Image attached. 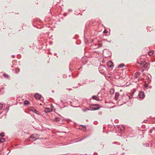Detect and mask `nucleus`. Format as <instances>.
<instances>
[{
    "label": "nucleus",
    "instance_id": "1",
    "mask_svg": "<svg viewBox=\"0 0 155 155\" xmlns=\"http://www.w3.org/2000/svg\"><path fill=\"white\" fill-rule=\"evenodd\" d=\"M96 105H91L89 106V110H97L99 109L100 107H98L97 108H96L94 107V106Z\"/></svg>",
    "mask_w": 155,
    "mask_h": 155
},
{
    "label": "nucleus",
    "instance_id": "2",
    "mask_svg": "<svg viewBox=\"0 0 155 155\" xmlns=\"http://www.w3.org/2000/svg\"><path fill=\"white\" fill-rule=\"evenodd\" d=\"M53 109L52 106L51 107L49 108L48 107H46L45 108V112L46 113L49 112L53 111Z\"/></svg>",
    "mask_w": 155,
    "mask_h": 155
},
{
    "label": "nucleus",
    "instance_id": "3",
    "mask_svg": "<svg viewBox=\"0 0 155 155\" xmlns=\"http://www.w3.org/2000/svg\"><path fill=\"white\" fill-rule=\"evenodd\" d=\"M107 65L108 67L111 68L114 67V64L113 62L110 61L108 62L107 63Z\"/></svg>",
    "mask_w": 155,
    "mask_h": 155
},
{
    "label": "nucleus",
    "instance_id": "4",
    "mask_svg": "<svg viewBox=\"0 0 155 155\" xmlns=\"http://www.w3.org/2000/svg\"><path fill=\"white\" fill-rule=\"evenodd\" d=\"M139 96L140 98H143L144 97V94L143 92H140L139 94Z\"/></svg>",
    "mask_w": 155,
    "mask_h": 155
},
{
    "label": "nucleus",
    "instance_id": "5",
    "mask_svg": "<svg viewBox=\"0 0 155 155\" xmlns=\"http://www.w3.org/2000/svg\"><path fill=\"white\" fill-rule=\"evenodd\" d=\"M141 64V66L145 68H146L147 67L148 64L145 61H143Z\"/></svg>",
    "mask_w": 155,
    "mask_h": 155
},
{
    "label": "nucleus",
    "instance_id": "6",
    "mask_svg": "<svg viewBox=\"0 0 155 155\" xmlns=\"http://www.w3.org/2000/svg\"><path fill=\"white\" fill-rule=\"evenodd\" d=\"M35 97L37 99H39L41 97V95L38 94H36L35 95Z\"/></svg>",
    "mask_w": 155,
    "mask_h": 155
},
{
    "label": "nucleus",
    "instance_id": "7",
    "mask_svg": "<svg viewBox=\"0 0 155 155\" xmlns=\"http://www.w3.org/2000/svg\"><path fill=\"white\" fill-rule=\"evenodd\" d=\"M92 98L96 100L97 101H99V98L96 96H93L92 97Z\"/></svg>",
    "mask_w": 155,
    "mask_h": 155
},
{
    "label": "nucleus",
    "instance_id": "8",
    "mask_svg": "<svg viewBox=\"0 0 155 155\" xmlns=\"http://www.w3.org/2000/svg\"><path fill=\"white\" fill-rule=\"evenodd\" d=\"M119 94L118 93H116L115 95V99L116 100H117L118 99V97L119 96Z\"/></svg>",
    "mask_w": 155,
    "mask_h": 155
},
{
    "label": "nucleus",
    "instance_id": "9",
    "mask_svg": "<svg viewBox=\"0 0 155 155\" xmlns=\"http://www.w3.org/2000/svg\"><path fill=\"white\" fill-rule=\"evenodd\" d=\"M154 53L153 51H151L148 52V54L149 56H151L153 55Z\"/></svg>",
    "mask_w": 155,
    "mask_h": 155
},
{
    "label": "nucleus",
    "instance_id": "10",
    "mask_svg": "<svg viewBox=\"0 0 155 155\" xmlns=\"http://www.w3.org/2000/svg\"><path fill=\"white\" fill-rule=\"evenodd\" d=\"M24 104L25 105H28L29 104V102L27 100H25L24 101Z\"/></svg>",
    "mask_w": 155,
    "mask_h": 155
},
{
    "label": "nucleus",
    "instance_id": "11",
    "mask_svg": "<svg viewBox=\"0 0 155 155\" xmlns=\"http://www.w3.org/2000/svg\"><path fill=\"white\" fill-rule=\"evenodd\" d=\"M36 136V135L35 134H34L31 135L30 137V138L32 139H35V136Z\"/></svg>",
    "mask_w": 155,
    "mask_h": 155
},
{
    "label": "nucleus",
    "instance_id": "12",
    "mask_svg": "<svg viewBox=\"0 0 155 155\" xmlns=\"http://www.w3.org/2000/svg\"><path fill=\"white\" fill-rule=\"evenodd\" d=\"M134 77L135 79H136L137 81H138L139 79V76L137 75L136 74H135V75L134 76Z\"/></svg>",
    "mask_w": 155,
    "mask_h": 155
},
{
    "label": "nucleus",
    "instance_id": "13",
    "mask_svg": "<svg viewBox=\"0 0 155 155\" xmlns=\"http://www.w3.org/2000/svg\"><path fill=\"white\" fill-rule=\"evenodd\" d=\"M31 111H33V112H34V113H36L37 114H38L37 113V110H35V109H31Z\"/></svg>",
    "mask_w": 155,
    "mask_h": 155
},
{
    "label": "nucleus",
    "instance_id": "14",
    "mask_svg": "<svg viewBox=\"0 0 155 155\" xmlns=\"http://www.w3.org/2000/svg\"><path fill=\"white\" fill-rule=\"evenodd\" d=\"M124 66V65L123 64H122L119 65L118 67L119 68H123Z\"/></svg>",
    "mask_w": 155,
    "mask_h": 155
},
{
    "label": "nucleus",
    "instance_id": "15",
    "mask_svg": "<svg viewBox=\"0 0 155 155\" xmlns=\"http://www.w3.org/2000/svg\"><path fill=\"white\" fill-rule=\"evenodd\" d=\"M5 140V139L4 138H1L0 139V143H2Z\"/></svg>",
    "mask_w": 155,
    "mask_h": 155
},
{
    "label": "nucleus",
    "instance_id": "16",
    "mask_svg": "<svg viewBox=\"0 0 155 155\" xmlns=\"http://www.w3.org/2000/svg\"><path fill=\"white\" fill-rule=\"evenodd\" d=\"M60 120V119L59 117H57L55 118V120L56 121L58 122V121H59Z\"/></svg>",
    "mask_w": 155,
    "mask_h": 155
},
{
    "label": "nucleus",
    "instance_id": "17",
    "mask_svg": "<svg viewBox=\"0 0 155 155\" xmlns=\"http://www.w3.org/2000/svg\"><path fill=\"white\" fill-rule=\"evenodd\" d=\"M3 108L2 104L0 103V110H2Z\"/></svg>",
    "mask_w": 155,
    "mask_h": 155
},
{
    "label": "nucleus",
    "instance_id": "18",
    "mask_svg": "<svg viewBox=\"0 0 155 155\" xmlns=\"http://www.w3.org/2000/svg\"><path fill=\"white\" fill-rule=\"evenodd\" d=\"M0 136L2 137H3L4 136V133H2L0 134Z\"/></svg>",
    "mask_w": 155,
    "mask_h": 155
},
{
    "label": "nucleus",
    "instance_id": "19",
    "mask_svg": "<svg viewBox=\"0 0 155 155\" xmlns=\"http://www.w3.org/2000/svg\"><path fill=\"white\" fill-rule=\"evenodd\" d=\"M4 76L6 78H8L9 77L8 75L6 74H4Z\"/></svg>",
    "mask_w": 155,
    "mask_h": 155
},
{
    "label": "nucleus",
    "instance_id": "20",
    "mask_svg": "<svg viewBox=\"0 0 155 155\" xmlns=\"http://www.w3.org/2000/svg\"><path fill=\"white\" fill-rule=\"evenodd\" d=\"M115 78L116 79H119V78L118 77V76L117 75H115Z\"/></svg>",
    "mask_w": 155,
    "mask_h": 155
},
{
    "label": "nucleus",
    "instance_id": "21",
    "mask_svg": "<svg viewBox=\"0 0 155 155\" xmlns=\"http://www.w3.org/2000/svg\"><path fill=\"white\" fill-rule=\"evenodd\" d=\"M87 110H89V108H86L85 110H83V111L84 112H85Z\"/></svg>",
    "mask_w": 155,
    "mask_h": 155
},
{
    "label": "nucleus",
    "instance_id": "22",
    "mask_svg": "<svg viewBox=\"0 0 155 155\" xmlns=\"http://www.w3.org/2000/svg\"><path fill=\"white\" fill-rule=\"evenodd\" d=\"M140 73L139 72H137L135 74L137 75L138 76H139L140 75Z\"/></svg>",
    "mask_w": 155,
    "mask_h": 155
},
{
    "label": "nucleus",
    "instance_id": "23",
    "mask_svg": "<svg viewBox=\"0 0 155 155\" xmlns=\"http://www.w3.org/2000/svg\"><path fill=\"white\" fill-rule=\"evenodd\" d=\"M114 92V90L113 89H111V90H110V93H111V92L113 93Z\"/></svg>",
    "mask_w": 155,
    "mask_h": 155
},
{
    "label": "nucleus",
    "instance_id": "24",
    "mask_svg": "<svg viewBox=\"0 0 155 155\" xmlns=\"http://www.w3.org/2000/svg\"><path fill=\"white\" fill-rule=\"evenodd\" d=\"M19 70L18 69H16V72H17V73H18L19 72Z\"/></svg>",
    "mask_w": 155,
    "mask_h": 155
},
{
    "label": "nucleus",
    "instance_id": "25",
    "mask_svg": "<svg viewBox=\"0 0 155 155\" xmlns=\"http://www.w3.org/2000/svg\"><path fill=\"white\" fill-rule=\"evenodd\" d=\"M148 86V85L147 84H145L144 86L145 87H147Z\"/></svg>",
    "mask_w": 155,
    "mask_h": 155
},
{
    "label": "nucleus",
    "instance_id": "26",
    "mask_svg": "<svg viewBox=\"0 0 155 155\" xmlns=\"http://www.w3.org/2000/svg\"><path fill=\"white\" fill-rule=\"evenodd\" d=\"M83 129H82V130H85V129H86V128H85V127L84 126L83 127Z\"/></svg>",
    "mask_w": 155,
    "mask_h": 155
}]
</instances>
